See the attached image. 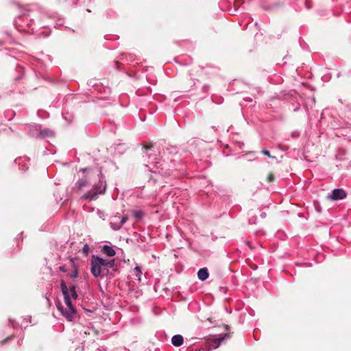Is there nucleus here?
Masks as SVG:
<instances>
[{
  "mask_svg": "<svg viewBox=\"0 0 351 351\" xmlns=\"http://www.w3.org/2000/svg\"><path fill=\"white\" fill-rule=\"evenodd\" d=\"M208 276L209 273L206 267L201 268L197 271V277L202 281L206 280L208 278Z\"/></svg>",
  "mask_w": 351,
  "mask_h": 351,
  "instance_id": "obj_10",
  "label": "nucleus"
},
{
  "mask_svg": "<svg viewBox=\"0 0 351 351\" xmlns=\"http://www.w3.org/2000/svg\"><path fill=\"white\" fill-rule=\"evenodd\" d=\"M6 341H7V339L3 341L2 343H4Z\"/></svg>",
  "mask_w": 351,
  "mask_h": 351,
  "instance_id": "obj_31",
  "label": "nucleus"
},
{
  "mask_svg": "<svg viewBox=\"0 0 351 351\" xmlns=\"http://www.w3.org/2000/svg\"><path fill=\"white\" fill-rule=\"evenodd\" d=\"M132 215L136 219L140 220L143 217V213L141 210H132Z\"/></svg>",
  "mask_w": 351,
  "mask_h": 351,
  "instance_id": "obj_17",
  "label": "nucleus"
},
{
  "mask_svg": "<svg viewBox=\"0 0 351 351\" xmlns=\"http://www.w3.org/2000/svg\"><path fill=\"white\" fill-rule=\"evenodd\" d=\"M347 193L343 189H335L331 193L328 194L327 198L332 201L343 199L346 197Z\"/></svg>",
  "mask_w": 351,
  "mask_h": 351,
  "instance_id": "obj_7",
  "label": "nucleus"
},
{
  "mask_svg": "<svg viewBox=\"0 0 351 351\" xmlns=\"http://www.w3.org/2000/svg\"><path fill=\"white\" fill-rule=\"evenodd\" d=\"M149 164L153 165V167H150L148 165H146L145 167L149 169V171L156 173V170H154V168L158 169L161 168L162 164L160 160H158L154 162H150Z\"/></svg>",
  "mask_w": 351,
  "mask_h": 351,
  "instance_id": "obj_15",
  "label": "nucleus"
},
{
  "mask_svg": "<svg viewBox=\"0 0 351 351\" xmlns=\"http://www.w3.org/2000/svg\"><path fill=\"white\" fill-rule=\"evenodd\" d=\"M89 250H90V248H89V246L88 244L84 245L83 248H82V252L85 255H87L88 254Z\"/></svg>",
  "mask_w": 351,
  "mask_h": 351,
  "instance_id": "obj_18",
  "label": "nucleus"
},
{
  "mask_svg": "<svg viewBox=\"0 0 351 351\" xmlns=\"http://www.w3.org/2000/svg\"><path fill=\"white\" fill-rule=\"evenodd\" d=\"M99 288H100L101 291H103V289H102V288H101V286H99Z\"/></svg>",
  "mask_w": 351,
  "mask_h": 351,
  "instance_id": "obj_29",
  "label": "nucleus"
},
{
  "mask_svg": "<svg viewBox=\"0 0 351 351\" xmlns=\"http://www.w3.org/2000/svg\"><path fill=\"white\" fill-rule=\"evenodd\" d=\"M261 216L262 217H265L266 216L265 213H261Z\"/></svg>",
  "mask_w": 351,
  "mask_h": 351,
  "instance_id": "obj_23",
  "label": "nucleus"
},
{
  "mask_svg": "<svg viewBox=\"0 0 351 351\" xmlns=\"http://www.w3.org/2000/svg\"><path fill=\"white\" fill-rule=\"evenodd\" d=\"M262 153H263V154H264L265 156H267V157H271L270 153L268 150L263 149Z\"/></svg>",
  "mask_w": 351,
  "mask_h": 351,
  "instance_id": "obj_20",
  "label": "nucleus"
},
{
  "mask_svg": "<svg viewBox=\"0 0 351 351\" xmlns=\"http://www.w3.org/2000/svg\"><path fill=\"white\" fill-rule=\"evenodd\" d=\"M80 171L82 173L88 172L90 176L97 175L99 179L98 182L93 186L92 190L84 194L81 199L95 200L98 198L99 195H103L106 193L107 184L101 168H81Z\"/></svg>",
  "mask_w": 351,
  "mask_h": 351,
  "instance_id": "obj_2",
  "label": "nucleus"
},
{
  "mask_svg": "<svg viewBox=\"0 0 351 351\" xmlns=\"http://www.w3.org/2000/svg\"><path fill=\"white\" fill-rule=\"evenodd\" d=\"M131 275L138 280V282H142V276H143V271L141 269V267L138 265H136L131 271Z\"/></svg>",
  "mask_w": 351,
  "mask_h": 351,
  "instance_id": "obj_9",
  "label": "nucleus"
},
{
  "mask_svg": "<svg viewBox=\"0 0 351 351\" xmlns=\"http://www.w3.org/2000/svg\"><path fill=\"white\" fill-rule=\"evenodd\" d=\"M114 265V260L110 261L104 259L97 256H93L91 260V272L95 277L99 276H104L108 271L109 268Z\"/></svg>",
  "mask_w": 351,
  "mask_h": 351,
  "instance_id": "obj_4",
  "label": "nucleus"
},
{
  "mask_svg": "<svg viewBox=\"0 0 351 351\" xmlns=\"http://www.w3.org/2000/svg\"><path fill=\"white\" fill-rule=\"evenodd\" d=\"M101 251L104 254L110 257L114 256L116 254L115 250L112 248V246L106 245L103 246Z\"/></svg>",
  "mask_w": 351,
  "mask_h": 351,
  "instance_id": "obj_12",
  "label": "nucleus"
},
{
  "mask_svg": "<svg viewBox=\"0 0 351 351\" xmlns=\"http://www.w3.org/2000/svg\"><path fill=\"white\" fill-rule=\"evenodd\" d=\"M40 14L36 11H30L20 15L15 20V25L19 31L34 34L36 26L43 27V24L36 19H38Z\"/></svg>",
  "mask_w": 351,
  "mask_h": 351,
  "instance_id": "obj_3",
  "label": "nucleus"
},
{
  "mask_svg": "<svg viewBox=\"0 0 351 351\" xmlns=\"http://www.w3.org/2000/svg\"><path fill=\"white\" fill-rule=\"evenodd\" d=\"M152 148V145H144L143 146V149H145L144 152L145 154H147L146 152L149 150V149H151Z\"/></svg>",
  "mask_w": 351,
  "mask_h": 351,
  "instance_id": "obj_21",
  "label": "nucleus"
},
{
  "mask_svg": "<svg viewBox=\"0 0 351 351\" xmlns=\"http://www.w3.org/2000/svg\"><path fill=\"white\" fill-rule=\"evenodd\" d=\"M274 180V176L272 173H270L268 176H267V182H273Z\"/></svg>",
  "mask_w": 351,
  "mask_h": 351,
  "instance_id": "obj_19",
  "label": "nucleus"
},
{
  "mask_svg": "<svg viewBox=\"0 0 351 351\" xmlns=\"http://www.w3.org/2000/svg\"><path fill=\"white\" fill-rule=\"evenodd\" d=\"M60 285L64 286L66 285H65V282L63 280H62Z\"/></svg>",
  "mask_w": 351,
  "mask_h": 351,
  "instance_id": "obj_24",
  "label": "nucleus"
},
{
  "mask_svg": "<svg viewBox=\"0 0 351 351\" xmlns=\"http://www.w3.org/2000/svg\"><path fill=\"white\" fill-rule=\"evenodd\" d=\"M84 335H97V332L93 327H84L83 330L82 331Z\"/></svg>",
  "mask_w": 351,
  "mask_h": 351,
  "instance_id": "obj_16",
  "label": "nucleus"
},
{
  "mask_svg": "<svg viewBox=\"0 0 351 351\" xmlns=\"http://www.w3.org/2000/svg\"><path fill=\"white\" fill-rule=\"evenodd\" d=\"M62 300L58 299L56 307L60 315L68 322H73L77 317V310L73 301L77 298L75 287H61Z\"/></svg>",
  "mask_w": 351,
  "mask_h": 351,
  "instance_id": "obj_1",
  "label": "nucleus"
},
{
  "mask_svg": "<svg viewBox=\"0 0 351 351\" xmlns=\"http://www.w3.org/2000/svg\"><path fill=\"white\" fill-rule=\"evenodd\" d=\"M228 337V335L227 333H223L219 335V336L217 338H214L213 339V342L215 343V348H217L220 346L221 342L224 341L227 337Z\"/></svg>",
  "mask_w": 351,
  "mask_h": 351,
  "instance_id": "obj_13",
  "label": "nucleus"
},
{
  "mask_svg": "<svg viewBox=\"0 0 351 351\" xmlns=\"http://www.w3.org/2000/svg\"><path fill=\"white\" fill-rule=\"evenodd\" d=\"M183 341L184 339L181 335H173L171 338V343L176 347L180 346L183 343Z\"/></svg>",
  "mask_w": 351,
  "mask_h": 351,
  "instance_id": "obj_11",
  "label": "nucleus"
},
{
  "mask_svg": "<svg viewBox=\"0 0 351 351\" xmlns=\"http://www.w3.org/2000/svg\"><path fill=\"white\" fill-rule=\"evenodd\" d=\"M77 258L69 257L68 261L59 267V270L64 274V276L71 279H76L78 277Z\"/></svg>",
  "mask_w": 351,
  "mask_h": 351,
  "instance_id": "obj_5",
  "label": "nucleus"
},
{
  "mask_svg": "<svg viewBox=\"0 0 351 351\" xmlns=\"http://www.w3.org/2000/svg\"><path fill=\"white\" fill-rule=\"evenodd\" d=\"M32 317H29V321L31 322Z\"/></svg>",
  "mask_w": 351,
  "mask_h": 351,
  "instance_id": "obj_30",
  "label": "nucleus"
},
{
  "mask_svg": "<svg viewBox=\"0 0 351 351\" xmlns=\"http://www.w3.org/2000/svg\"><path fill=\"white\" fill-rule=\"evenodd\" d=\"M119 219H120V217L118 215H117L111 218L110 221V228L113 230L117 231V230H120L122 228V226L126 223V221L128 219V217L126 215H125V216H123L121 218V219L119 221Z\"/></svg>",
  "mask_w": 351,
  "mask_h": 351,
  "instance_id": "obj_6",
  "label": "nucleus"
},
{
  "mask_svg": "<svg viewBox=\"0 0 351 351\" xmlns=\"http://www.w3.org/2000/svg\"><path fill=\"white\" fill-rule=\"evenodd\" d=\"M53 136H54V132L49 128H47L40 130L36 135V138H45Z\"/></svg>",
  "mask_w": 351,
  "mask_h": 351,
  "instance_id": "obj_8",
  "label": "nucleus"
},
{
  "mask_svg": "<svg viewBox=\"0 0 351 351\" xmlns=\"http://www.w3.org/2000/svg\"><path fill=\"white\" fill-rule=\"evenodd\" d=\"M156 288H157V287L154 286V289L155 291H157Z\"/></svg>",
  "mask_w": 351,
  "mask_h": 351,
  "instance_id": "obj_25",
  "label": "nucleus"
},
{
  "mask_svg": "<svg viewBox=\"0 0 351 351\" xmlns=\"http://www.w3.org/2000/svg\"><path fill=\"white\" fill-rule=\"evenodd\" d=\"M99 288H100L101 291H103V289H102V288H101V286H99Z\"/></svg>",
  "mask_w": 351,
  "mask_h": 351,
  "instance_id": "obj_27",
  "label": "nucleus"
},
{
  "mask_svg": "<svg viewBox=\"0 0 351 351\" xmlns=\"http://www.w3.org/2000/svg\"><path fill=\"white\" fill-rule=\"evenodd\" d=\"M99 288H100L101 291H103V289H102V288H101V286H99Z\"/></svg>",
  "mask_w": 351,
  "mask_h": 351,
  "instance_id": "obj_28",
  "label": "nucleus"
},
{
  "mask_svg": "<svg viewBox=\"0 0 351 351\" xmlns=\"http://www.w3.org/2000/svg\"><path fill=\"white\" fill-rule=\"evenodd\" d=\"M219 290L225 293L227 291V287H219Z\"/></svg>",
  "mask_w": 351,
  "mask_h": 351,
  "instance_id": "obj_22",
  "label": "nucleus"
},
{
  "mask_svg": "<svg viewBox=\"0 0 351 351\" xmlns=\"http://www.w3.org/2000/svg\"><path fill=\"white\" fill-rule=\"evenodd\" d=\"M299 110V108H296L294 109L295 111H298Z\"/></svg>",
  "mask_w": 351,
  "mask_h": 351,
  "instance_id": "obj_26",
  "label": "nucleus"
},
{
  "mask_svg": "<svg viewBox=\"0 0 351 351\" xmlns=\"http://www.w3.org/2000/svg\"><path fill=\"white\" fill-rule=\"evenodd\" d=\"M88 184V178L85 177V178L80 179L77 181V182L75 183V188L80 191V190L82 189V188H84V186H87Z\"/></svg>",
  "mask_w": 351,
  "mask_h": 351,
  "instance_id": "obj_14",
  "label": "nucleus"
}]
</instances>
